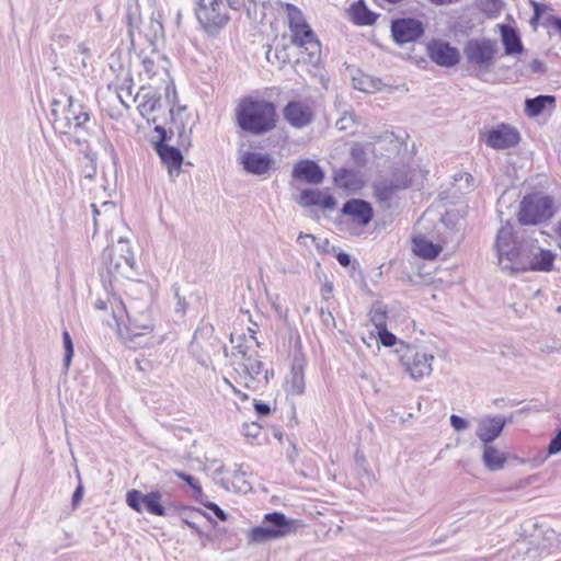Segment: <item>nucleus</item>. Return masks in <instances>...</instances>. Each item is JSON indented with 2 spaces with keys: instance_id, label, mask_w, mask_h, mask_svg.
I'll list each match as a JSON object with an SVG mask.
<instances>
[{
  "instance_id": "nucleus-1",
  "label": "nucleus",
  "mask_w": 561,
  "mask_h": 561,
  "mask_svg": "<svg viewBox=\"0 0 561 561\" xmlns=\"http://www.w3.org/2000/svg\"><path fill=\"white\" fill-rule=\"evenodd\" d=\"M245 333L237 334L230 333V342L233 345V351L228 354L227 346L215 334V328L202 320L194 331L192 341L188 345V353L191 357L203 368L215 371V360L221 357H230V365L233 368L236 382L245 387L243 379H245Z\"/></svg>"
},
{
  "instance_id": "nucleus-2",
  "label": "nucleus",
  "mask_w": 561,
  "mask_h": 561,
  "mask_svg": "<svg viewBox=\"0 0 561 561\" xmlns=\"http://www.w3.org/2000/svg\"><path fill=\"white\" fill-rule=\"evenodd\" d=\"M125 501L134 512L139 514L146 512L158 517L182 515L188 511L186 504L173 499L168 490L158 485L147 493L130 489L126 492Z\"/></svg>"
},
{
  "instance_id": "nucleus-3",
  "label": "nucleus",
  "mask_w": 561,
  "mask_h": 561,
  "mask_svg": "<svg viewBox=\"0 0 561 561\" xmlns=\"http://www.w3.org/2000/svg\"><path fill=\"white\" fill-rule=\"evenodd\" d=\"M194 12L201 30L209 37H216L228 24L229 10L240 11L245 0H194Z\"/></svg>"
},
{
  "instance_id": "nucleus-4",
  "label": "nucleus",
  "mask_w": 561,
  "mask_h": 561,
  "mask_svg": "<svg viewBox=\"0 0 561 561\" xmlns=\"http://www.w3.org/2000/svg\"><path fill=\"white\" fill-rule=\"evenodd\" d=\"M531 247L533 244L519 241L514 236L511 225L507 224L501 227L495 241L501 268L511 273L526 272V263L529 262V249Z\"/></svg>"
},
{
  "instance_id": "nucleus-5",
  "label": "nucleus",
  "mask_w": 561,
  "mask_h": 561,
  "mask_svg": "<svg viewBox=\"0 0 561 561\" xmlns=\"http://www.w3.org/2000/svg\"><path fill=\"white\" fill-rule=\"evenodd\" d=\"M158 118L153 116L152 119H148V124H153V133L157 134V138L151 140L153 151L160 159L162 165L167 168L170 178H176L182 172V165L184 163V154L191 149V147H182L180 144L170 145V135L164 130L162 124L157 123Z\"/></svg>"
},
{
  "instance_id": "nucleus-6",
  "label": "nucleus",
  "mask_w": 561,
  "mask_h": 561,
  "mask_svg": "<svg viewBox=\"0 0 561 561\" xmlns=\"http://www.w3.org/2000/svg\"><path fill=\"white\" fill-rule=\"evenodd\" d=\"M556 214L554 199L540 192L526 194L517 214L522 226H537L548 222Z\"/></svg>"
},
{
  "instance_id": "nucleus-7",
  "label": "nucleus",
  "mask_w": 561,
  "mask_h": 561,
  "mask_svg": "<svg viewBox=\"0 0 561 561\" xmlns=\"http://www.w3.org/2000/svg\"><path fill=\"white\" fill-rule=\"evenodd\" d=\"M276 105L266 100L248 95V135L261 136L272 131L277 124Z\"/></svg>"
},
{
  "instance_id": "nucleus-8",
  "label": "nucleus",
  "mask_w": 561,
  "mask_h": 561,
  "mask_svg": "<svg viewBox=\"0 0 561 561\" xmlns=\"http://www.w3.org/2000/svg\"><path fill=\"white\" fill-rule=\"evenodd\" d=\"M396 352L399 354L402 366L412 379L420 380L431 374L432 362L434 360L432 354L403 342H400V347Z\"/></svg>"
},
{
  "instance_id": "nucleus-9",
  "label": "nucleus",
  "mask_w": 561,
  "mask_h": 561,
  "mask_svg": "<svg viewBox=\"0 0 561 561\" xmlns=\"http://www.w3.org/2000/svg\"><path fill=\"white\" fill-rule=\"evenodd\" d=\"M192 121V114L187 106L169 108V117L164 126V130L170 135V140L176 136V142L182 147L193 146V127L196 122Z\"/></svg>"
},
{
  "instance_id": "nucleus-10",
  "label": "nucleus",
  "mask_w": 561,
  "mask_h": 561,
  "mask_svg": "<svg viewBox=\"0 0 561 561\" xmlns=\"http://www.w3.org/2000/svg\"><path fill=\"white\" fill-rule=\"evenodd\" d=\"M496 53V42L490 38H471L463 46L467 62L481 71H490Z\"/></svg>"
},
{
  "instance_id": "nucleus-11",
  "label": "nucleus",
  "mask_w": 561,
  "mask_h": 561,
  "mask_svg": "<svg viewBox=\"0 0 561 561\" xmlns=\"http://www.w3.org/2000/svg\"><path fill=\"white\" fill-rule=\"evenodd\" d=\"M66 105L62 110L61 129L84 130L88 131V123L91 121V110L82 101L73 95L64 93Z\"/></svg>"
},
{
  "instance_id": "nucleus-12",
  "label": "nucleus",
  "mask_w": 561,
  "mask_h": 561,
  "mask_svg": "<svg viewBox=\"0 0 561 561\" xmlns=\"http://www.w3.org/2000/svg\"><path fill=\"white\" fill-rule=\"evenodd\" d=\"M390 32L393 42L399 46H403L421 39L425 34V26L416 18H396L391 20Z\"/></svg>"
},
{
  "instance_id": "nucleus-13",
  "label": "nucleus",
  "mask_w": 561,
  "mask_h": 561,
  "mask_svg": "<svg viewBox=\"0 0 561 561\" xmlns=\"http://www.w3.org/2000/svg\"><path fill=\"white\" fill-rule=\"evenodd\" d=\"M154 324L149 311H142L139 314H127V324L124 329H119L122 337L135 345H147V341L142 337L149 335L153 331Z\"/></svg>"
},
{
  "instance_id": "nucleus-14",
  "label": "nucleus",
  "mask_w": 561,
  "mask_h": 561,
  "mask_svg": "<svg viewBox=\"0 0 561 561\" xmlns=\"http://www.w3.org/2000/svg\"><path fill=\"white\" fill-rule=\"evenodd\" d=\"M307 366V358L301 350L300 340L295 344L293 353L290 371L285 380V391L289 396H301L305 393V368Z\"/></svg>"
},
{
  "instance_id": "nucleus-15",
  "label": "nucleus",
  "mask_w": 561,
  "mask_h": 561,
  "mask_svg": "<svg viewBox=\"0 0 561 561\" xmlns=\"http://www.w3.org/2000/svg\"><path fill=\"white\" fill-rule=\"evenodd\" d=\"M520 141L518 130L505 123L492 127L484 134V142L495 150H505L517 146Z\"/></svg>"
},
{
  "instance_id": "nucleus-16",
  "label": "nucleus",
  "mask_w": 561,
  "mask_h": 561,
  "mask_svg": "<svg viewBox=\"0 0 561 561\" xmlns=\"http://www.w3.org/2000/svg\"><path fill=\"white\" fill-rule=\"evenodd\" d=\"M291 43L297 47L305 48L308 58L306 62L316 65L320 60L321 45L310 25H302L290 30Z\"/></svg>"
},
{
  "instance_id": "nucleus-17",
  "label": "nucleus",
  "mask_w": 561,
  "mask_h": 561,
  "mask_svg": "<svg viewBox=\"0 0 561 561\" xmlns=\"http://www.w3.org/2000/svg\"><path fill=\"white\" fill-rule=\"evenodd\" d=\"M426 48L432 61L440 67L450 68L460 61L459 50L448 42L432 39Z\"/></svg>"
},
{
  "instance_id": "nucleus-18",
  "label": "nucleus",
  "mask_w": 561,
  "mask_h": 561,
  "mask_svg": "<svg viewBox=\"0 0 561 561\" xmlns=\"http://www.w3.org/2000/svg\"><path fill=\"white\" fill-rule=\"evenodd\" d=\"M510 421L511 419L507 420L502 415H485L478 422L476 435L483 445L492 444L500 437Z\"/></svg>"
},
{
  "instance_id": "nucleus-19",
  "label": "nucleus",
  "mask_w": 561,
  "mask_h": 561,
  "mask_svg": "<svg viewBox=\"0 0 561 561\" xmlns=\"http://www.w3.org/2000/svg\"><path fill=\"white\" fill-rule=\"evenodd\" d=\"M284 119L294 128H304L312 123L313 112L311 107L301 102L291 100L283 108Z\"/></svg>"
},
{
  "instance_id": "nucleus-20",
  "label": "nucleus",
  "mask_w": 561,
  "mask_h": 561,
  "mask_svg": "<svg viewBox=\"0 0 561 561\" xmlns=\"http://www.w3.org/2000/svg\"><path fill=\"white\" fill-rule=\"evenodd\" d=\"M291 178L310 185H318L324 181L325 174L317 161L301 159L294 164Z\"/></svg>"
},
{
  "instance_id": "nucleus-21",
  "label": "nucleus",
  "mask_w": 561,
  "mask_h": 561,
  "mask_svg": "<svg viewBox=\"0 0 561 561\" xmlns=\"http://www.w3.org/2000/svg\"><path fill=\"white\" fill-rule=\"evenodd\" d=\"M341 213L342 215L350 217L353 222L363 227L369 225L374 218V208L371 204L362 198L347 199L343 204Z\"/></svg>"
},
{
  "instance_id": "nucleus-22",
  "label": "nucleus",
  "mask_w": 561,
  "mask_h": 561,
  "mask_svg": "<svg viewBox=\"0 0 561 561\" xmlns=\"http://www.w3.org/2000/svg\"><path fill=\"white\" fill-rule=\"evenodd\" d=\"M409 185L410 180L407 175L399 176L390 181H378L373 184L374 196L378 203L387 204V206H389V202L392 199L394 194L398 191L409 187Z\"/></svg>"
},
{
  "instance_id": "nucleus-23",
  "label": "nucleus",
  "mask_w": 561,
  "mask_h": 561,
  "mask_svg": "<svg viewBox=\"0 0 561 561\" xmlns=\"http://www.w3.org/2000/svg\"><path fill=\"white\" fill-rule=\"evenodd\" d=\"M297 203L302 207L320 206L324 210H333L337 204L332 194L318 188L302 190Z\"/></svg>"
},
{
  "instance_id": "nucleus-24",
  "label": "nucleus",
  "mask_w": 561,
  "mask_h": 561,
  "mask_svg": "<svg viewBox=\"0 0 561 561\" xmlns=\"http://www.w3.org/2000/svg\"><path fill=\"white\" fill-rule=\"evenodd\" d=\"M234 123L239 135L237 162L245 171V95L240 96L238 101Z\"/></svg>"
},
{
  "instance_id": "nucleus-25",
  "label": "nucleus",
  "mask_w": 561,
  "mask_h": 561,
  "mask_svg": "<svg viewBox=\"0 0 561 561\" xmlns=\"http://www.w3.org/2000/svg\"><path fill=\"white\" fill-rule=\"evenodd\" d=\"M501 42L505 55H518L524 51V45L518 30L510 24H499Z\"/></svg>"
},
{
  "instance_id": "nucleus-26",
  "label": "nucleus",
  "mask_w": 561,
  "mask_h": 561,
  "mask_svg": "<svg viewBox=\"0 0 561 561\" xmlns=\"http://www.w3.org/2000/svg\"><path fill=\"white\" fill-rule=\"evenodd\" d=\"M263 523L279 539L295 531V520L289 519L280 512H272L264 515Z\"/></svg>"
},
{
  "instance_id": "nucleus-27",
  "label": "nucleus",
  "mask_w": 561,
  "mask_h": 561,
  "mask_svg": "<svg viewBox=\"0 0 561 561\" xmlns=\"http://www.w3.org/2000/svg\"><path fill=\"white\" fill-rule=\"evenodd\" d=\"M556 96L550 94H539L535 98L525 100V114L528 117H537L546 111L552 112L556 108Z\"/></svg>"
},
{
  "instance_id": "nucleus-28",
  "label": "nucleus",
  "mask_w": 561,
  "mask_h": 561,
  "mask_svg": "<svg viewBox=\"0 0 561 561\" xmlns=\"http://www.w3.org/2000/svg\"><path fill=\"white\" fill-rule=\"evenodd\" d=\"M274 159L270 153L248 151V173L266 176L273 169Z\"/></svg>"
},
{
  "instance_id": "nucleus-29",
  "label": "nucleus",
  "mask_w": 561,
  "mask_h": 561,
  "mask_svg": "<svg viewBox=\"0 0 561 561\" xmlns=\"http://www.w3.org/2000/svg\"><path fill=\"white\" fill-rule=\"evenodd\" d=\"M556 254L550 250L538 248V252L531 254L529 250V262L526 263V271L550 272L553 270Z\"/></svg>"
},
{
  "instance_id": "nucleus-30",
  "label": "nucleus",
  "mask_w": 561,
  "mask_h": 561,
  "mask_svg": "<svg viewBox=\"0 0 561 561\" xmlns=\"http://www.w3.org/2000/svg\"><path fill=\"white\" fill-rule=\"evenodd\" d=\"M334 184L340 188L356 191L362 187L363 182L357 171L341 168L334 173Z\"/></svg>"
},
{
  "instance_id": "nucleus-31",
  "label": "nucleus",
  "mask_w": 561,
  "mask_h": 561,
  "mask_svg": "<svg viewBox=\"0 0 561 561\" xmlns=\"http://www.w3.org/2000/svg\"><path fill=\"white\" fill-rule=\"evenodd\" d=\"M352 21L356 25H374L378 14L370 11L364 0L355 1L350 8Z\"/></svg>"
},
{
  "instance_id": "nucleus-32",
  "label": "nucleus",
  "mask_w": 561,
  "mask_h": 561,
  "mask_svg": "<svg viewBox=\"0 0 561 561\" xmlns=\"http://www.w3.org/2000/svg\"><path fill=\"white\" fill-rule=\"evenodd\" d=\"M482 461L490 471L502 469L506 462V456L492 444L483 445Z\"/></svg>"
},
{
  "instance_id": "nucleus-33",
  "label": "nucleus",
  "mask_w": 561,
  "mask_h": 561,
  "mask_svg": "<svg viewBox=\"0 0 561 561\" xmlns=\"http://www.w3.org/2000/svg\"><path fill=\"white\" fill-rule=\"evenodd\" d=\"M443 248L439 244L423 237L413 239V251L421 259L434 260L440 254Z\"/></svg>"
},
{
  "instance_id": "nucleus-34",
  "label": "nucleus",
  "mask_w": 561,
  "mask_h": 561,
  "mask_svg": "<svg viewBox=\"0 0 561 561\" xmlns=\"http://www.w3.org/2000/svg\"><path fill=\"white\" fill-rule=\"evenodd\" d=\"M142 100L138 105L137 110L141 117L147 121L150 119L149 115L159 111L162 106L161 103V94L158 91H151L144 93L141 95ZM153 117H151L152 119Z\"/></svg>"
},
{
  "instance_id": "nucleus-35",
  "label": "nucleus",
  "mask_w": 561,
  "mask_h": 561,
  "mask_svg": "<svg viewBox=\"0 0 561 561\" xmlns=\"http://www.w3.org/2000/svg\"><path fill=\"white\" fill-rule=\"evenodd\" d=\"M146 38L152 46L157 41L164 38L163 12L161 10L152 11Z\"/></svg>"
},
{
  "instance_id": "nucleus-36",
  "label": "nucleus",
  "mask_w": 561,
  "mask_h": 561,
  "mask_svg": "<svg viewBox=\"0 0 561 561\" xmlns=\"http://www.w3.org/2000/svg\"><path fill=\"white\" fill-rule=\"evenodd\" d=\"M174 476L182 480L191 490V496L194 501H201L204 492L199 480L195 476L183 470H174Z\"/></svg>"
},
{
  "instance_id": "nucleus-37",
  "label": "nucleus",
  "mask_w": 561,
  "mask_h": 561,
  "mask_svg": "<svg viewBox=\"0 0 561 561\" xmlns=\"http://www.w3.org/2000/svg\"><path fill=\"white\" fill-rule=\"evenodd\" d=\"M380 84V79H374L373 77L363 72H359L358 76L353 77V87L366 93H371L375 90H378Z\"/></svg>"
},
{
  "instance_id": "nucleus-38",
  "label": "nucleus",
  "mask_w": 561,
  "mask_h": 561,
  "mask_svg": "<svg viewBox=\"0 0 561 561\" xmlns=\"http://www.w3.org/2000/svg\"><path fill=\"white\" fill-rule=\"evenodd\" d=\"M387 308L382 302L376 301L373 304L369 311V320L376 327L377 331L387 328Z\"/></svg>"
},
{
  "instance_id": "nucleus-39",
  "label": "nucleus",
  "mask_w": 561,
  "mask_h": 561,
  "mask_svg": "<svg viewBox=\"0 0 561 561\" xmlns=\"http://www.w3.org/2000/svg\"><path fill=\"white\" fill-rule=\"evenodd\" d=\"M248 360L250 362V364H248V377L260 382L261 379L259 376L264 373L262 376L263 383L267 385L270 376L273 377L274 375L273 370L264 369L263 363L257 359L248 358Z\"/></svg>"
},
{
  "instance_id": "nucleus-40",
  "label": "nucleus",
  "mask_w": 561,
  "mask_h": 561,
  "mask_svg": "<svg viewBox=\"0 0 561 561\" xmlns=\"http://www.w3.org/2000/svg\"><path fill=\"white\" fill-rule=\"evenodd\" d=\"M61 337L64 346L62 369L65 373H68L75 355V346L72 337L67 329L62 331Z\"/></svg>"
},
{
  "instance_id": "nucleus-41",
  "label": "nucleus",
  "mask_w": 561,
  "mask_h": 561,
  "mask_svg": "<svg viewBox=\"0 0 561 561\" xmlns=\"http://www.w3.org/2000/svg\"><path fill=\"white\" fill-rule=\"evenodd\" d=\"M285 10L287 13L289 30L298 28V27H301L302 25H308L305 16H304V13L301 12V10L298 7H296L293 3H286Z\"/></svg>"
},
{
  "instance_id": "nucleus-42",
  "label": "nucleus",
  "mask_w": 561,
  "mask_h": 561,
  "mask_svg": "<svg viewBox=\"0 0 561 561\" xmlns=\"http://www.w3.org/2000/svg\"><path fill=\"white\" fill-rule=\"evenodd\" d=\"M186 508L188 511H185L182 515H176L181 519V523L183 525L187 526L192 522V519L195 518L196 516H203L214 526L217 525L215 519L211 517L210 513H207L199 507L187 505V504H186Z\"/></svg>"
},
{
  "instance_id": "nucleus-43",
  "label": "nucleus",
  "mask_w": 561,
  "mask_h": 561,
  "mask_svg": "<svg viewBox=\"0 0 561 561\" xmlns=\"http://www.w3.org/2000/svg\"><path fill=\"white\" fill-rule=\"evenodd\" d=\"M249 539L251 542L261 543L270 540H275L278 538L275 536L272 529L268 528L267 525L263 523L262 526H256L251 529L249 534Z\"/></svg>"
},
{
  "instance_id": "nucleus-44",
  "label": "nucleus",
  "mask_w": 561,
  "mask_h": 561,
  "mask_svg": "<svg viewBox=\"0 0 561 561\" xmlns=\"http://www.w3.org/2000/svg\"><path fill=\"white\" fill-rule=\"evenodd\" d=\"M102 264L104 265V271H107L108 274H118L121 268V263L114 262V250L111 247H106L101 254Z\"/></svg>"
},
{
  "instance_id": "nucleus-45",
  "label": "nucleus",
  "mask_w": 561,
  "mask_h": 561,
  "mask_svg": "<svg viewBox=\"0 0 561 561\" xmlns=\"http://www.w3.org/2000/svg\"><path fill=\"white\" fill-rule=\"evenodd\" d=\"M164 101H165L167 105L169 106V108L184 106V105L180 104L176 87H175L174 80L171 78L164 88Z\"/></svg>"
},
{
  "instance_id": "nucleus-46",
  "label": "nucleus",
  "mask_w": 561,
  "mask_h": 561,
  "mask_svg": "<svg viewBox=\"0 0 561 561\" xmlns=\"http://www.w3.org/2000/svg\"><path fill=\"white\" fill-rule=\"evenodd\" d=\"M202 506H204L206 510H208L211 514V517L215 516L221 522H226L229 517L228 513L225 512L217 503L209 501L205 494L201 497V501H196Z\"/></svg>"
},
{
  "instance_id": "nucleus-47",
  "label": "nucleus",
  "mask_w": 561,
  "mask_h": 561,
  "mask_svg": "<svg viewBox=\"0 0 561 561\" xmlns=\"http://www.w3.org/2000/svg\"><path fill=\"white\" fill-rule=\"evenodd\" d=\"M504 7L502 0H480L479 8L489 18H495Z\"/></svg>"
},
{
  "instance_id": "nucleus-48",
  "label": "nucleus",
  "mask_w": 561,
  "mask_h": 561,
  "mask_svg": "<svg viewBox=\"0 0 561 561\" xmlns=\"http://www.w3.org/2000/svg\"><path fill=\"white\" fill-rule=\"evenodd\" d=\"M304 239H310L314 243L317 250L322 252V253H330L331 250H335L334 247L330 245L329 239H319V238H317L316 236H313L311 233L300 232L299 236H298L297 241L302 243Z\"/></svg>"
},
{
  "instance_id": "nucleus-49",
  "label": "nucleus",
  "mask_w": 561,
  "mask_h": 561,
  "mask_svg": "<svg viewBox=\"0 0 561 561\" xmlns=\"http://www.w3.org/2000/svg\"><path fill=\"white\" fill-rule=\"evenodd\" d=\"M118 243L119 244H123L122 247V254L121 256L124 259L125 263L130 267V270H136V260H135V256H134V252L133 250L130 249L129 247V241L125 238H119L118 239Z\"/></svg>"
},
{
  "instance_id": "nucleus-50",
  "label": "nucleus",
  "mask_w": 561,
  "mask_h": 561,
  "mask_svg": "<svg viewBox=\"0 0 561 561\" xmlns=\"http://www.w3.org/2000/svg\"><path fill=\"white\" fill-rule=\"evenodd\" d=\"M75 471H76V477L78 479V484H77V486L72 493V496H71V506L73 510L79 507V505L82 502L83 495H84V485H83V482L81 479L80 471L78 468H76Z\"/></svg>"
},
{
  "instance_id": "nucleus-51",
  "label": "nucleus",
  "mask_w": 561,
  "mask_h": 561,
  "mask_svg": "<svg viewBox=\"0 0 561 561\" xmlns=\"http://www.w3.org/2000/svg\"><path fill=\"white\" fill-rule=\"evenodd\" d=\"M377 334L380 344L383 345L385 347H392L398 343L400 344L401 342L392 332L388 331L387 328L378 330Z\"/></svg>"
},
{
  "instance_id": "nucleus-52",
  "label": "nucleus",
  "mask_w": 561,
  "mask_h": 561,
  "mask_svg": "<svg viewBox=\"0 0 561 561\" xmlns=\"http://www.w3.org/2000/svg\"><path fill=\"white\" fill-rule=\"evenodd\" d=\"M351 158L358 167H364L366 164V152L360 144H355L351 148Z\"/></svg>"
},
{
  "instance_id": "nucleus-53",
  "label": "nucleus",
  "mask_w": 561,
  "mask_h": 561,
  "mask_svg": "<svg viewBox=\"0 0 561 561\" xmlns=\"http://www.w3.org/2000/svg\"><path fill=\"white\" fill-rule=\"evenodd\" d=\"M356 124V118L354 113L345 112L342 117H340L335 126L339 130H348Z\"/></svg>"
},
{
  "instance_id": "nucleus-54",
  "label": "nucleus",
  "mask_w": 561,
  "mask_h": 561,
  "mask_svg": "<svg viewBox=\"0 0 561 561\" xmlns=\"http://www.w3.org/2000/svg\"><path fill=\"white\" fill-rule=\"evenodd\" d=\"M172 289L174 293V297L176 298V306H175L174 311L176 314H180L181 317H183L186 313V309H187L186 299H185V297H182L180 295V288L176 284L172 286Z\"/></svg>"
},
{
  "instance_id": "nucleus-55",
  "label": "nucleus",
  "mask_w": 561,
  "mask_h": 561,
  "mask_svg": "<svg viewBox=\"0 0 561 561\" xmlns=\"http://www.w3.org/2000/svg\"><path fill=\"white\" fill-rule=\"evenodd\" d=\"M136 13L133 11V9L129 7L127 9V12L125 14L126 25H127V35L130 39L131 45H134V28L138 27L135 24Z\"/></svg>"
},
{
  "instance_id": "nucleus-56",
  "label": "nucleus",
  "mask_w": 561,
  "mask_h": 561,
  "mask_svg": "<svg viewBox=\"0 0 561 561\" xmlns=\"http://www.w3.org/2000/svg\"><path fill=\"white\" fill-rule=\"evenodd\" d=\"M50 41L55 43L59 48H64L69 45L71 36L66 33H59L57 30L51 33Z\"/></svg>"
},
{
  "instance_id": "nucleus-57",
  "label": "nucleus",
  "mask_w": 561,
  "mask_h": 561,
  "mask_svg": "<svg viewBox=\"0 0 561 561\" xmlns=\"http://www.w3.org/2000/svg\"><path fill=\"white\" fill-rule=\"evenodd\" d=\"M561 451V427L557 431L554 436L551 438L547 453L548 455H556Z\"/></svg>"
},
{
  "instance_id": "nucleus-58",
  "label": "nucleus",
  "mask_w": 561,
  "mask_h": 561,
  "mask_svg": "<svg viewBox=\"0 0 561 561\" xmlns=\"http://www.w3.org/2000/svg\"><path fill=\"white\" fill-rule=\"evenodd\" d=\"M449 420L450 425L456 432L465 431L469 426V422L459 415L451 414Z\"/></svg>"
},
{
  "instance_id": "nucleus-59",
  "label": "nucleus",
  "mask_w": 561,
  "mask_h": 561,
  "mask_svg": "<svg viewBox=\"0 0 561 561\" xmlns=\"http://www.w3.org/2000/svg\"><path fill=\"white\" fill-rule=\"evenodd\" d=\"M99 275H100V280L102 283V286L104 288L105 291H110L113 289V278L116 274H108L107 271H100L99 272Z\"/></svg>"
},
{
  "instance_id": "nucleus-60",
  "label": "nucleus",
  "mask_w": 561,
  "mask_h": 561,
  "mask_svg": "<svg viewBox=\"0 0 561 561\" xmlns=\"http://www.w3.org/2000/svg\"><path fill=\"white\" fill-rule=\"evenodd\" d=\"M89 162L84 165L83 172L84 178L94 180L98 173V160H88Z\"/></svg>"
},
{
  "instance_id": "nucleus-61",
  "label": "nucleus",
  "mask_w": 561,
  "mask_h": 561,
  "mask_svg": "<svg viewBox=\"0 0 561 561\" xmlns=\"http://www.w3.org/2000/svg\"><path fill=\"white\" fill-rule=\"evenodd\" d=\"M134 87V78L130 71H127L125 77L122 79V83L119 85V90L126 91L128 94H131V90Z\"/></svg>"
},
{
  "instance_id": "nucleus-62",
  "label": "nucleus",
  "mask_w": 561,
  "mask_h": 561,
  "mask_svg": "<svg viewBox=\"0 0 561 561\" xmlns=\"http://www.w3.org/2000/svg\"><path fill=\"white\" fill-rule=\"evenodd\" d=\"M70 129H60L59 130V134L60 135H64L67 137V140L69 142H72L75 145H77L78 147L82 148L89 140L87 139H81L79 137H76V136H72L70 133H69Z\"/></svg>"
},
{
  "instance_id": "nucleus-63",
  "label": "nucleus",
  "mask_w": 561,
  "mask_h": 561,
  "mask_svg": "<svg viewBox=\"0 0 561 561\" xmlns=\"http://www.w3.org/2000/svg\"><path fill=\"white\" fill-rule=\"evenodd\" d=\"M254 410L259 416H266L271 413L270 404L259 400H254Z\"/></svg>"
},
{
  "instance_id": "nucleus-64",
  "label": "nucleus",
  "mask_w": 561,
  "mask_h": 561,
  "mask_svg": "<svg viewBox=\"0 0 561 561\" xmlns=\"http://www.w3.org/2000/svg\"><path fill=\"white\" fill-rule=\"evenodd\" d=\"M547 23L551 27L554 28V31L560 35L561 37V16L558 15H549L547 18Z\"/></svg>"
}]
</instances>
